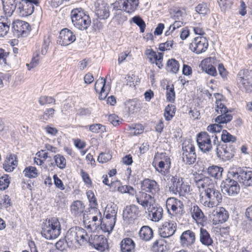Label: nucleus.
I'll use <instances>...</instances> for the list:
<instances>
[{
	"label": "nucleus",
	"instance_id": "obj_57",
	"mask_svg": "<svg viewBox=\"0 0 252 252\" xmlns=\"http://www.w3.org/2000/svg\"><path fill=\"white\" fill-rule=\"evenodd\" d=\"M8 176L5 174L4 176L0 177V189L5 190L9 185L10 181L8 178Z\"/></svg>",
	"mask_w": 252,
	"mask_h": 252
},
{
	"label": "nucleus",
	"instance_id": "obj_12",
	"mask_svg": "<svg viewBox=\"0 0 252 252\" xmlns=\"http://www.w3.org/2000/svg\"><path fill=\"white\" fill-rule=\"evenodd\" d=\"M140 216L141 211L139 207L135 204L127 205L123 210V220L128 223L133 222Z\"/></svg>",
	"mask_w": 252,
	"mask_h": 252
},
{
	"label": "nucleus",
	"instance_id": "obj_63",
	"mask_svg": "<svg viewBox=\"0 0 252 252\" xmlns=\"http://www.w3.org/2000/svg\"><path fill=\"white\" fill-rule=\"evenodd\" d=\"M112 158V155L109 153H101L97 158V161L100 163H106Z\"/></svg>",
	"mask_w": 252,
	"mask_h": 252
},
{
	"label": "nucleus",
	"instance_id": "obj_42",
	"mask_svg": "<svg viewBox=\"0 0 252 252\" xmlns=\"http://www.w3.org/2000/svg\"><path fill=\"white\" fill-rule=\"evenodd\" d=\"M117 207L116 205L111 207L107 206L104 214L106 219H116Z\"/></svg>",
	"mask_w": 252,
	"mask_h": 252
},
{
	"label": "nucleus",
	"instance_id": "obj_30",
	"mask_svg": "<svg viewBox=\"0 0 252 252\" xmlns=\"http://www.w3.org/2000/svg\"><path fill=\"white\" fill-rule=\"evenodd\" d=\"M149 216L152 215L151 220L153 221H158L162 217L163 209L160 206H151L148 209Z\"/></svg>",
	"mask_w": 252,
	"mask_h": 252
},
{
	"label": "nucleus",
	"instance_id": "obj_60",
	"mask_svg": "<svg viewBox=\"0 0 252 252\" xmlns=\"http://www.w3.org/2000/svg\"><path fill=\"white\" fill-rule=\"evenodd\" d=\"M94 248L101 252H105L106 250H108V245L107 239L105 238L102 241H99Z\"/></svg>",
	"mask_w": 252,
	"mask_h": 252
},
{
	"label": "nucleus",
	"instance_id": "obj_25",
	"mask_svg": "<svg viewBox=\"0 0 252 252\" xmlns=\"http://www.w3.org/2000/svg\"><path fill=\"white\" fill-rule=\"evenodd\" d=\"M120 248L121 252H134L135 243L131 238L126 237L121 241Z\"/></svg>",
	"mask_w": 252,
	"mask_h": 252
},
{
	"label": "nucleus",
	"instance_id": "obj_41",
	"mask_svg": "<svg viewBox=\"0 0 252 252\" xmlns=\"http://www.w3.org/2000/svg\"><path fill=\"white\" fill-rule=\"evenodd\" d=\"M56 166L61 169L65 168L66 164V159L60 154H57L54 157Z\"/></svg>",
	"mask_w": 252,
	"mask_h": 252
},
{
	"label": "nucleus",
	"instance_id": "obj_2",
	"mask_svg": "<svg viewBox=\"0 0 252 252\" xmlns=\"http://www.w3.org/2000/svg\"><path fill=\"white\" fill-rule=\"evenodd\" d=\"M61 232V223L56 217L49 218L42 225L41 234L46 239H56L60 235Z\"/></svg>",
	"mask_w": 252,
	"mask_h": 252
},
{
	"label": "nucleus",
	"instance_id": "obj_48",
	"mask_svg": "<svg viewBox=\"0 0 252 252\" xmlns=\"http://www.w3.org/2000/svg\"><path fill=\"white\" fill-rule=\"evenodd\" d=\"M126 3L125 0H117L112 4L113 8L116 10H123L126 12Z\"/></svg>",
	"mask_w": 252,
	"mask_h": 252
},
{
	"label": "nucleus",
	"instance_id": "obj_49",
	"mask_svg": "<svg viewBox=\"0 0 252 252\" xmlns=\"http://www.w3.org/2000/svg\"><path fill=\"white\" fill-rule=\"evenodd\" d=\"M209 11L206 3H199L195 7V11L199 14L205 15L209 12Z\"/></svg>",
	"mask_w": 252,
	"mask_h": 252
},
{
	"label": "nucleus",
	"instance_id": "obj_51",
	"mask_svg": "<svg viewBox=\"0 0 252 252\" xmlns=\"http://www.w3.org/2000/svg\"><path fill=\"white\" fill-rule=\"evenodd\" d=\"M86 195L91 205L90 208V212L93 211L91 210V208L93 207H96V206L98 205L94 193L92 190H90L87 191Z\"/></svg>",
	"mask_w": 252,
	"mask_h": 252
},
{
	"label": "nucleus",
	"instance_id": "obj_55",
	"mask_svg": "<svg viewBox=\"0 0 252 252\" xmlns=\"http://www.w3.org/2000/svg\"><path fill=\"white\" fill-rule=\"evenodd\" d=\"M9 53L5 51L3 49L0 48V64L3 66L9 65L7 62V58L9 56Z\"/></svg>",
	"mask_w": 252,
	"mask_h": 252
},
{
	"label": "nucleus",
	"instance_id": "obj_45",
	"mask_svg": "<svg viewBox=\"0 0 252 252\" xmlns=\"http://www.w3.org/2000/svg\"><path fill=\"white\" fill-rule=\"evenodd\" d=\"M127 3L126 13H132L137 9L139 4V0H125Z\"/></svg>",
	"mask_w": 252,
	"mask_h": 252
},
{
	"label": "nucleus",
	"instance_id": "obj_27",
	"mask_svg": "<svg viewBox=\"0 0 252 252\" xmlns=\"http://www.w3.org/2000/svg\"><path fill=\"white\" fill-rule=\"evenodd\" d=\"M18 160L15 154H10L4 161L3 167L6 172L12 171L17 166Z\"/></svg>",
	"mask_w": 252,
	"mask_h": 252
},
{
	"label": "nucleus",
	"instance_id": "obj_19",
	"mask_svg": "<svg viewBox=\"0 0 252 252\" xmlns=\"http://www.w3.org/2000/svg\"><path fill=\"white\" fill-rule=\"evenodd\" d=\"M75 40V34L70 30L64 28L60 32L57 42L62 46H67L73 43Z\"/></svg>",
	"mask_w": 252,
	"mask_h": 252
},
{
	"label": "nucleus",
	"instance_id": "obj_21",
	"mask_svg": "<svg viewBox=\"0 0 252 252\" xmlns=\"http://www.w3.org/2000/svg\"><path fill=\"white\" fill-rule=\"evenodd\" d=\"M177 224L173 221H165L162 226L159 228L158 233L162 238H168L172 236L175 232Z\"/></svg>",
	"mask_w": 252,
	"mask_h": 252
},
{
	"label": "nucleus",
	"instance_id": "obj_38",
	"mask_svg": "<svg viewBox=\"0 0 252 252\" xmlns=\"http://www.w3.org/2000/svg\"><path fill=\"white\" fill-rule=\"evenodd\" d=\"M179 63L174 59L169 60L167 63L166 69L168 71L176 73L179 69Z\"/></svg>",
	"mask_w": 252,
	"mask_h": 252
},
{
	"label": "nucleus",
	"instance_id": "obj_31",
	"mask_svg": "<svg viewBox=\"0 0 252 252\" xmlns=\"http://www.w3.org/2000/svg\"><path fill=\"white\" fill-rule=\"evenodd\" d=\"M190 213L193 219L196 221H200L201 223L206 220L202 210L196 205H194L191 207Z\"/></svg>",
	"mask_w": 252,
	"mask_h": 252
},
{
	"label": "nucleus",
	"instance_id": "obj_13",
	"mask_svg": "<svg viewBox=\"0 0 252 252\" xmlns=\"http://www.w3.org/2000/svg\"><path fill=\"white\" fill-rule=\"evenodd\" d=\"M196 141L199 149L204 153L210 152L213 149L211 136L207 132H201L197 135Z\"/></svg>",
	"mask_w": 252,
	"mask_h": 252
},
{
	"label": "nucleus",
	"instance_id": "obj_8",
	"mask_svg": "<svg viewBox=\"0 0 252 252\" xmlns=\"http://www.w3.org/2000/svg\"><path fill=\"white\" fill-rule=\"evenodd\" d=\"M166 206L169 214L176 219L180 218L185 213L183 202L174 197L168 198Z\"/></svg>",
	"mask_w": 252,
	"mask_h": 252
},
{
	"label": "nucleus",
	"instance_id": "obj_50",
	"mask_svg": "<svg viewBox=\"0 0 252 252\" xmlns=\"http://www.w3.org/2000/svg\"><path fill=\"white\" fill-rule=\"evenodd\" d=\"M202 69L203 71H204L207 74L213 76H216L217 75V70L212 64H204L202 66Z\"/></svg>",
	"mask_w": 252,
	"mask_h": 252
},
{
	"label": "nucleus",
	"instance_id": "obj_35",
	"mask_svg": "<svg viewBox=\"0 0 252 252\" xmlns=\"http://www.w3.org/2000/svg\"><path fill=\"white\" fill-rule=\"evenodd\" d=\"M78 239L77 244L80 246L87 244L88 243L90 236L86 230L78 227Z\"/></svg>",
	"mask_w": 252,
	"mask_h": 252
},
{
	"label": "nucleus",
	"instance_id": "obj_1",
	"mask_svg": "<svg viewBox=\"0 0 252 252\" xmlns=\"http://www.w3.org/2000/svg\"><path fill=\"white\" fill-rule=\"evenodd\" d=\"M193 181L198 188L204 189V196H202L200 199V202L204 206L212 208L221 202V193L209 177L202 174H196Z\"/></svg>",
	"mask_w": 252,
	"mask_h": 252
},
{
	"label": "nucleus",
	"instance_id": "obj_26",
	"mask_svg": "<svg viewBox=\"0 0 252 252\" xmlns=\"http://www.w3.org/2000/svg\"><path fill=\"white\" fill-rule=\"evenodd\" d=\"M135 198L137 202L145 209L148 207V206H151L150 200L153 197L151 194H148L144 191H141L136 194Z\"/></svg>",
	"mask_w": 252,
	"mask_h": 252
},
{
	"label": "nucleus",
	"instance_id": "obj_62",
	"mask_svg": "<svg viewBox=\"0 0 252 252\" xmlns=\"http://www.w3.org/2000/svg\"><path fill=\"white\" fill-rule=\"evenodd\" d=\"M164 241L163 239H159L155 241L152 245L153 250L155 251H162L163 249Z\"/></svg>",
	"mask_w": 252,
	"mask_h": 252
},
{
	"label": "nucleus",
	"instance_id": "obj_7",
	"mask_svg": "<svg viewBox=\"0 0 252 252\" xmlns=\"http://www.w3.org/2000/svg\"><path fill=\"white\" fill-rule=\"evenodd\" d=\"M155 167L156 171L165 175L171 166V161L169 157L165 153H157L155 156Z\"/></svg>",
	"mask_w": 252,
	"mask_h": 252
},
{
	"label": "nucleus",
	"instance_id": "obj_10",
	"mask_svg": "<svg viewBox=\"0 0 252 252\" xmlns=\"http://www.w3.org/2000/svg\"><path fill=\"white\" fill-rule=\"evenodd\" d=\"M40 0H22L17 2V10L22 17H27L32 15L34 9V5L39 6Z\"/></svg>",
	"mask_w": 252,
	"mask_h": 252
},
{
	"label": "nucleus",
	"instance_id": "obj_18",
	"mask_svg": "<svg viewBox=\"0 0 252 252\" xmlns=\"http://www.w3.org/2000/svg\"><path fill=\"white\" fill-rule=\"evenodd\" d=\"M91 210L95 212L97 215H99L100 224L101 228L104 231L110 232L113 230L114 227L115 225L116 219H102L100 212L97 207H93Z\"/></svg>",
	"mask_w": 252,
	"mask_h": 252
},
{
	"label": "nucleus",
	"instance_id": "obj_64",
	"mask_svg": "<svg viewBox=\"0 0 252 252\" xmlns=\"http://www.w3.org/2000/svg\"><path fill=\"white\" fill-rule=\"evenodd\" d=\"M80 174L82 180L85 184L88 186H92V182L88 173L85 171L83 169H81L80 170Z\"/></svg>",
	"mask_w": 252,
	"mask_h": 252
},
{
	"label": "nucleus",
	"instance_id": "obj_61",
	"mask_svg": "<svg viewBox=\"0 0 252 252\" xmlns=\"http://www.w3.org/2000/svg\"><path fill=\"white\" fill-rule=\"evenodd\" d=\"M220 124H221L218 123L217 124L210 125L207 127V129L208 131L212 132L213 134H217L218 133H220L221 130L222 126L220 125Z\"/></svg>",
	"mask_w": 252,
	"mask_h": 252
},
{
	"label": "nucleus",
	"instance_id": "obj_23",
	"mask_svg": "<svg viewBox=\"0 0 252 252\" xmlns=\"http://www.w3.org/2000/svg\"><path fill=\"white\" fill-rule=\"evenodd\" d=\"M214 224L222 223L225 222L228 219L229 214L223 207L220 208L212 213V217H211Z\"/></svg>",
	"mask_w": 252,
	"mask_h": 252
},
{
	"label": "nucleus",
	"instance_id": "obj_36",
	"mask_svg": "<svg viewBox=\"0 0 252 252\" xmlns=\"http://www.w3.org/2000/svg\"><path fill=\"white\" fill-rule=\"evenodd\" d=\"M223 170L222 167L217 165H212L207 168V173L211 177L216 179H219L221 177Z\"/></svg>",
	"mask_w": 252,
	"mask_h": 252
},
{
	"label": "nucleus",
	"instance_id": "obj_39",
	"mask_svg": "<svg viewBox=\"0 0 252 252\" xmlns=\"http://www.w3.org/2000/svg\"><path fill=\"white\" fill-rule=\"evenodd\" d=\"M176 107L173 104H168L165 108L164 116L167 121L171 120L175 115Z\"/></svg>",
	"mask_w": 252,
	"mask_h": 252
},
{
	"label": "nucleus",
	"instance_id": "obj_22",
	"mask_svg": "<svg viewBox=\"0 0 252 252\" xmlns=\"http://www.w3.org/2000/svg\"><path fill=\"white\" fill-rule=\"evenodd\" d=\"M195 233L189 229L184 231L180 237L181 245L184 248H190L195 243Z\"/></svg>",
	"mask_w": 252,
	"mask_h": 252
},
{
	"label": "nucleus",
	"instance_id": "obj_32",
	"mask_svg": "<svg viewBox=\"0 0 252 252\" xmlns=\"http://www.w3.org/2000/svg\"><path fill=\"white\" fill-rule=\"evenodd\" d=\"M77 226L70 228L66 233L65 239L70 245L77 244L78 239Z\"/></svg>",
	"mask_w": 252,
	"mask_h": 252
},
{
	"label": "nucleus",
	"instance_id": "obj_58",
	"mask_svg": "<svg viewBox=\"0 0 252 252\" xmlns=\"http://www.w3.org/2000/svg\"><path fill=\"white\" fill-rule=\"evenodd\" d=\"M55 110L54 108H50L45 110L42 115L41 119L43 120L47 121L54 117Z\"/></svg>",
	"mask_w": 252,
	"mask_h": 252
},
{
	"label": "nucleus",
	"instance_id": "obj_4",
	"mask_svg": "<svg viewBox=\"0 0 252 252\" xmlns=\"http://www.w3.org/2000/svg\"><path fill=\"white\" fill-rule=\"evenodd\" d=\"M170 182L169 190L173 193L184 196L189 192L190 186L179 175L171 176Z\"/></svg>",
	"mask_w": 252,
	"mask_h": 252
},
{
	"label": "nucleus",
	"instance_id": "obj_34",
	"mask_svg": "<svg viewBox=\"0 0 252 252\" xmlns=\"http://www.w3.org/2000/svg\"><path fill=\"white\" fill-rule=\"evenodd\" d=\"M85 206L80 200H76L73 202L70 206V210L72 214L74 216H80L84 212Z\"/></svg>",
	"mask_w": 252,
	"mask_h": 252
},
{
	"label": "nucleus",
	"instance_id": "obj_24",
	"mask_svg": "<svg viewBox=\"0 0 252 252\" xmlns=\"http://www.w3.org/2000/svg\"><path fill=\"white\" fill-rule=\"evenodd\" d=\"M238 83L241 87L244 88L247 92H251L252 78L244 74V72H239L237 78Z\"/></svg>",
	"mask_w": 252,
	"mask_h": 252
},
{
	"label": "nucleus",
	"instance_id": "obj_37",
	"mask_svg": "<svg viewBox=\"0 0 252 252\" xmlns=\"http://www.w3.org/2000/svg\"><path fill=\"white\" fill-rule=\"evenodd\" d=\"M126 106L128 108L129 114H134L138 112L140 109V103L137 100H130L127 101Z\"/></svg>",
	"mask_w": 252,
	"mask_h": 252
},
{
	"label": "nucleus",
	"instance_id": "obj_9",
	"mask_svg": "<svg viewBox=\"0 0 252 252\" xmlns=\"http://www.w3.org/2000/svg\"><path fill=\"white\" fill-rule=\"evenodd\" d=\"M182 160L187 165H191L195 163L196 159L195 147L189 141H185L182 146Z\"/></svg>",
	"mask_w": 252,
	"mask_h": 252
},
{
	"label": "nucleus",
	"instance_id": "obj_59",
	"mask_svg": "<svg viewBox=\"0 0 252 252\" xmlns=\"http://www.w3.org/2000/svg\"><path fill=\"white\" fill-rule=\"evenodd\" d=\"M67 246L71 247V245H69L66 239H60L56 243L55 245L56 249L61 251H63L65 250Z\"/></svg>",
	"mask_w": 252,
	"mask_h": 252
},
{
	"label": "nucleus",
	"instance_id": "obj_40",
	"mask_svg": "<svg viewBox=\"0 0 252 252\" xmlns=\"http://www.w3.org/2000/svg\"><path fill=\"white\" fill-rule=\"evenodd\" d=\"M24 176L29 178H34L38 176V172L34 166H30L27 167L23 171Z\"/></svg>",
	"mask_w": 252,
	"mask_h": 252
},
{
	"label": "nucleus",
	"instance_id": "obj_5",
	"mask_svg": "<svg viewBox=\"0 0 252 252\" xmlns=\"http://www.w3.org/2000/svg\"><path fill=\"white\" fill-rule=\"evenodd\" d=\"M230 176L245 187L252 186V171L247 167L232 168L230 169Z\"/></svg>",
	"mask_w": 252,
	"mask_h": 252
},
{
	"label": "nucleus",
	"instance_id": "obj_46",
	"mask_svg": "<svg viewBox=\"0 0 252 252\" xmlns=\"http://www.w3.org/2000/svg\"><path fill=\"white\" fill-rule=\"evenodd\" d=\"M105 238L102 235H97L95 234L91 235L89 237L88 244L89 246L94 248L99 241H102Z\"/></svg>",
	"mask_w": 252,
	"mask_h": 252
},
{
	"label": "nucleus",
	"instance_id": "obj_44",
	"mask_svg": "<svg viewBox=\"0 0 252 252\" xmlns=\"http://www.w3.org/2000/svg\"><path fill=\"white\" fill-rule=\"evenodd\" d=\"M221 140L226 144L230 143V142H236L237 139L235 136L231 135L226 130H223L221 134Z\"/></svg>",
	"mask_w": 252,
	"mask_h": 252
},
{
	"label": "nucleus",
	"instance_id": "obj_16",
	"mask_svg": "<svg viewBox=\"0 0 252 252\" xmlns=\"http://www.w3.org/2000/svg\"><path fill=\"white\" fill-rule=\"evenodd\" d=\"M96 16L100 20L107 19L110 16V8L103 0H96L94 4Z\"/></svg>",
	"mask_w": 252,
	"mask_h": 252
},
{
	"label": "nucleus",
	"instance_id": "obj_20",
	"mask_svg": "<svg viewBox=\"0 0 252 252\" xmlns=\"http://www.w3.org/2000/svg\"><path fill=\"white\" fill-rule=\"evenodd\" d=\"M30 29L29 24L25 21L17 20L13 23V32L17 37L26 36Z\"/></svg>",
	"mask_w": 252,
	"mask_h": 252
},
{
	"label": "nucleus",
	"instance_id": "obj_14",
	"mask_svg": "<svg viewBox=\"0 0 252 252\" xmlns=\"http://www.w3.org/2000/svg\"><path fill=\"white\" fill-rule=\"evenodd\" d=\"M216 150L218 157L225 161L230 160L234 156L236 149L231 143H228L222 145L220 149L217 147Z\"/></svg>",
	"mask_w": 252,
	"mask_h": 252
},
{
	"label": "nucleus",
	"instance_id": "obj_56",
	"mask_svg": "<svg viewBox=\"0 0 252 252\" xmlns=\"http://www.w3.org/2000/svg\"><path fill=\"white\" fill-rule=\"evenodd\" d=\"M173 43L174 41L172 39H168L166 42L159 44L158 49L161 51L169 50L173 48Z\"/></svg>",
	"mask_w": 252,
	"mask_h": 252
},
{
	"label": "nucleus",
	"instance_id": "obj_47",
	"mask_svg": "<svg viewBox=\"0 0 252 252\" xmlns=\"http://www.w3.org/2000/svg\"><path fill=\"white\" fill-rule=\"evenodd\" d=\"M38 102L40 105H46L51 104H56V99L52 96L41 95L38 98Z\"/></svg>",
	"mask_w": 252,
	"mask_h": 252
},
{
	"label": "nucleus",
	"instance_id": "obj_43",
	"mask_svg": "<svg viewBox=\"0 0 252 252\" xmlns=\"http://www.w3.org/2000/svg\"><path fill=\"white\" fill-rule=\"evenodd\" d=\"M166 97L168 101L174 102L175 99V92L174 85H168L166 86Z\"/></svg>",
	"mask_w": 252,
	"mask_h": 252
},
{
	"label": "nucleus",
	"instance_id": "obj_11",
	"mask_svg": "<svg viewBox=\"0 0 252 252\" xmlns=\"http://www.w3.org/2000/svg\"><path fill=\"white\" fill-rule=\"evenodd\" d=\"M216 112L219 115L215 119V122L219 124H226L232 119V116L229 113L231 112L222 102L216 103L215 106Z\"/></svg>",
	"mask_w": 252,
	"mask_h": 252
},
{
	"label": "nucleus",
	"instance_id": "obj_29",
	"mask_svg": "<svg viewBox=\"0 0 252 252\" xmlns=\"http://www.w3.org/2000/svg\"><path fill=\"white\" fill-rule=\"evenodd\" d=\"M140 238L145 242L150 241L154 237L153 229L148 225L143 226L139 231Z\"/></svg>",
	"mask_w": 252,
	"mask_h": 252
},
{
	"label": "nucleus",
	"instance_id": "obj_52",
	"mask_svg": "<svg viewBox=\"0 0 252 252\" xmlns=\"http://www.w3.org/2000/svg\"><path fill=\"white\" fill-rule=\"evenodd\" d=\"M132 21L139 27L141 32H143L145 31L146 28L145 23L139 16L133 17L132 18Z\"/></svg>",
	"mask_w": 252,
	"mask_h": 252
},
{
	"label": "nucleus",
	"instance_id": "obj_17",
	"mask_svg": "<svg viewBox=\"0 0 252 252\" xmlns=\"http://www.w3.org/2000/svg\"><path fill=\"white\" fill-rule=\"evenodd\" d=\"M141 189L142 191L149 193L151 195L158 194L160 188L158 183L154 180L146 178L141 183Z\"/></svg>",
	"mask_w": 252,
	"mask_h": 252
},
{
	"label": "nucleus",
	"instance_id": "obj_3",
	"mask_svg": "<svg viewBox=\"0 0 252 252\" xmlns=\"http://www.w3.org/2000/svg\"><path fill=\"white\" fill-rule=\"evenodd\" d=\"M70 17L73 26L81 31L86 30L91 23L89 15L82 8L72 9Z\"/></svg>",
	"mask_w": 252,
	"mask_h": 252
},
{
	"label": "nucleus",
	"instance_id": "obj_28",
	"mask_svg": "<svg viewBox=\"0 0 252 252\" xmlns=\"http://www.w3.org/2000/svg\"><path fill=\"white\" fill-rule=\"evenodd\" d=\"M1 1L5 14L10 16L17 7L18 0H1Z\"/></svg>",
	"mask_w": 252,
	"mask_h": 252
},
{
	"label": "nucleus",
	"instance_id": "obj_54",
	"mask_svg": "<svg viewBox=\"0 0 252 252\" xmlns=\"http://www.w3.org/2000/svg\"><path fill=\"white\" fill-rule=\"evenodd\" d=\"M218 2L221 10L225 11L231 8L233 0H218Z\"/></svg>",
	"mask_w": 252,
	"mask_h": 252
},
{
	"label": "nucleus",
	"instance_id": "obj_53",
	"mask_svg": "<svg viewBox=\"0 0 252 252\" xmlns=\"http://www.w3.org/2000/svg\"><path fill=\"white\" fill-rule=\"evenodd\" d=\"M118 190L122 193H127L130 195H133L136 193L134 188L130 186L124 185L119 187Z\"/></svg>",
	"mask_w": 252,
	"mask_h": 252
},
{
	"label": "nucleus",
	"instance_id": "obj_15",
	"mask_svg": "<svg viewBox=\"0 0 252 252\" xmlns=\"http://www.w3.org/2000/svg\"><path fill=\"white\" fill-rule=\"evenodd\" d=\"M207 39L203 36H198L194 38L190 43L189 49L193 52L199 54L205 52L208 47Z\"/></svg>",
	"mask_w": 252,
	"mask_h": 252
},
{
	"label": "nucleus",
	"instance_id": "obj_6",
	"mask_svg": "<svg viewBox=\"0 0 252 252\" xmlns=\"http://www.w3.org/2000/svg\"><path fill=\"white\" fill-rule=\"evenodd\" d=\"M235 180L234 177H230L229 170L227 178L222 181L220 185L221 190L223 193L229 196H234L239 193L240 186Z\"/></svg>",
	"mask_w": 252,
	"mask_h": 252
},
{
	"label": "nucleus",
	"instance_id": "obj_33",
	"mask_svg": "<svg viewBox=\"0 0 252 252\" xmlns=\"http://www.w3.org/2000/svg\"><path fill=\"white\" fill-rule=\"evenodd\" d=\"M199 239L202 244L208 247L211 246L213 243V240L209 233L202 227L200 229Z\"/></svg>",
	"mask_w": 252,
	"mask_h": 252
}]
</instances>
